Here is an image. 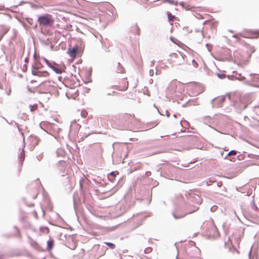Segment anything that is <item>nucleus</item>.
<instances>
[{"label": "nucleus", "mask_w": 259, "mask_h": 259, "mask_svg": "<svg viewBox=\"0 0 259 259\" xmlns=\"http://www.w3.org/2000/svg\"><path fill=\"white\" fill-rule=\"evenodd\" d=\"M37 21L40 26L44 27L52 25L54 22L52 15L50 14H45L39 16Z\"/></svg>", "instance_id": "2"}, {"label": "nucleus", "mask_w": 259, "mask_h": 259, "mask_svg": "<svg viewBox=\"0 0 259 259\" xmlns=\"http://www.w3.org/2000/svg\"><path fill=\"white\" fill-rule=\"evenodd\" d=\"M134 28L136 30H137L138 31V34H139V27L137 26V25H135L134 26Z\"/></svg>", "instance_id": "18"}, {"label": "nucleus", "mask_w": 259, "mask_h": 259, "mask_svg": "<svg viewBox=\"0 0 259 259\" xmlns=\"http://www.w3.org/2000/svg\"><path fill=\"white\" fill-rule=\"evenodd\" d=\"M128 86V82L126 77H123L119 81V84L116 86L117 90L120 91H124L127 90Z\"/></svg>", "instance_id": "4"}, {"label": "nucleus", "mask_w": 259, "mask_h": 259, "mask_svg": "<svg viewBox=\"0 0 259 259\" xmlns=\"http://www.w3.org/2000/svg\"><path fill=\"white\" fill-rule=\"evenodd\" d=\"M167 61L172 66H180L184 64V58L180 53H174L170 55Z\"/></svg>", "instance_id": "1"}, {"label": "nucleus", "mask_w": 259, "mask_h": 259, "mask_svg": "<svg viewBox=\"0 0 259 259\" xmlns=\"http://www.w3.org/2000/svg\"><path fill=\"white\" fill-rule=\"evenodd\" d=\"M32 73L33 75L39 77H47L50 75L49 73L47 71H41L37 69H32Z\"/></svg>", "instance_id": "6"}, {"label": "nucleus", "mask_w": 259, "mask_h": 259, "mask_svg": "<svg viewBox=\"0 0 259 259\" xmlns=\"http://www.w3.org/2000/svg\"><path fill=\"white\" fill-rule=\"evenodd\" d=\"M105 243L111 249H114L115 248V245L112 243L105 242Z\"/></svg>", "instance_id": "11"}, {"label": "nucleus", "mask_w": 259, "mask_h": 259, "mask_svg": "<svg viewBox=\"0 0 259 259\" xmlns=\"http://www.w3.org/2000/svg\"><path fill=\"white\" fill-rule=\"evenodd\" d=\"M54 241L52 238H50L49 240L47 241V249L48 251H51L54 246Z\"/></svg>", "instance_id": "7"}, {"label": "nucleus", "mask_w": 259, "mask_h": 259, "mask_svg": "<svg viewBox=\"0 0 259 259\" xmlns=\"http://www.w3.org/2000/svg\"><path fill=\"white\" fill-rule=\"evenodd\" d=\"M77 50L78 49L77 48H74L69 50L68 54L70 57H71L72 59H74L75 58Z\"/></svg>", "instance_id": "8"}, {"label": "nucleus", "mask_w": 259, "mask_h": 259, "mask_svg": "<svg viewBox=\"0 0 259 259\" xmlns=\"http://www.w3.org/2000/svg\"><path fill=\"white\" fill-rule=\"evenodd\" d=\"M168 19L169 22H172L176 18L175 16L172 15L170 12L167 13Z\"/></svg>", "instance_id": "10"}, {"label": "nucleus", "mask_w": 259, "mask_h": 259, "mask_svg": "<svg viewBox=\"0 0 259 259\" xmlns=\"http://www.w3.org/2000/svg\"><path fill=\"white\" fill-rule=\"evenodd\" d=\"M41 66L42 65L41 64L36 63L33 66L32 69H37L38 70L39 69L41 68Z\"/></svg>", "instance_id": "12"}, {"label": "nucleus", "mask_w": 259, "mask_h": 259, "mask_svg": "<svg viewBox=\"0 0 259 259\" xmlns=\"http://www.w3.org/2000/svg\"><path fill=\"white\" fill-rule=\"evenodd\" d=\"M52 70H53L56 73L60 74L61 73V71L60 69L56 68L55 67L53 66L52 68Z\"/></svg>", "instance_id": "14"}, {"label": "nucleus", "mask_w": 259, "mask_h": 259, "mask_svg": "<svg viewBox=\"0 0 259 259\" xmlns=\"http://www.w3.org/2000/svg\"><path fill=\"white\" fill-rule=\"evenodd\" d=\"M125 70L123 67H122L120 63H118V67L117 68L116 72L118 73H125Z\"/></svg>", "instance_id": "9"}, {"label": "nucleus", "mask_w": 259, "mask_h": 259, "mask_svg": "<svg viewBox=\"0 0 259 259\" xmlns=\"http://www.w3.org/2000/svg\"><path fill=\"white\" fill-rule=\"evenodd\" d=\"M135 120L134 114L125 113L121 117V122L125 126H128Z\"/></svg>", "instance_id": "3"}, {"label": "nucleus", "mask_w": 259, "mask_h": 259, "mask_svg": "<svg viewBox=\"0 0 259 259\" xmlns=\"http://www.w3.org/2000/svg\"><path fill=\"white\" fill-rule=\"evenodd\" d=\"M236 154L237 152L235 150H232L228 153V156L235 155Z\"/></svg>", "instance_id": "15"}, {"label": "nucleus", "mask_w": 259, "mask_h": 259, "mask_svg": "<svg viewBox=\"0 0 259 259\" xmlns=\"http://www.w3.org/2000/svg\"><path fill=\"white\" fill-rule=\"evenodd\" d=\"M174 217L175 218V219H179V218H181V217H177L175 215H174Z\"/></svg>", "instance_id": "21"}, {"label": "nucleus", "mask_w": 259, "mask_h": 259, "mask_svg": "<svg viewBox=\"0 0 259 259\" xmlns=\"http://www.w3.org/2000/svg\"><path fill=\"white\" fill-rule=\"evenodd\" d=\"M48 66H49L51 68H52L54 66L50 62L49 63V64H47Z\"/></svg>", "instance_id": "19"}, {"label": "nucleus", "mask_w": 259, "mask_h": 259, "mask_svg": "<svg viewBox=\"0 0 259 259\" xmlns=\"http://www.w3.org/2000/svg\"><path fill=\"white\" fill-rule=\"evenodd\" d=\"M29 108L30 109V110L33 112V111H34L36 110H37V105H36V104L33 105H30L29 106Z\"/></svg>", "instance_id": "13"}, {"label": "nucleus", "mask_w": 259, "mask_h": 259, "mask_svg": "<svg viewBox=\"0 0 259 259\" xmlns=\"http://www.w3.org/2000/svg\"><path fill=\"white\" fill-rule=\"evenodd\" d=\"M44 60L45 61V62H46V63L47 64H49V63L50 62L49 61V60H47V59H46V58H44Z\"/></svg>", "instance_id": "20"}, {"label": "nucleus", "mask_w": 259, "mask_h": 259, "mask_svg": "<svg viewBox=\"0 0 259 259\" xmlns=\"http://www.w3.org/2000/svg\"><path fill=\"white\" fill-rule=\"evenodd\" d=\"M2 37V36L0 38V40L1 39Z\"/></svg>", "instance_id": "22"}, {"label": "nucleus", "mask_w": 259, "mask_h": 259, "mask_svg": "<svg viewBox=\"0 0 259 259\" xmlns=\"http://www.w3.org/2000/svg\"><path fill=\"white\" fill-rule=\"evenodd\" d=\"M253 35H254V37L255 38L259 37V30L255 31L254 32Z\"/></svg>", "instance_id": "16"}, {"label": "nucleus", "mask_w": 259, "mask_h": 259, "mask_svg": "<svg viewBox=\"0 0 259 259\" xmlns=\"http://www.w3.org/2000/svg\"><path fill=\"white\" fill-rule=\"evenodd\" d=\"M165 1L171 4H173V5H176L177 4V2H175L173 1H170V0H165Z\"/></svg>", "instance_id": "17"}, {"label": "nucleus", "mask_w": 259, "mask_h": 259, "mask_svg": "<svg viewBox=\"0 0 259 259\" xmlns=\"http://www.w3.org/2000/svg\"><path fill=\"white\" fill-rule=\"evenodd\" d=\"M66 94L68 98L74 100L78 97L79 93L77 89L75 88H70L67 90Z\"/></svg>", "instance_id": "5"}]
</instances>
